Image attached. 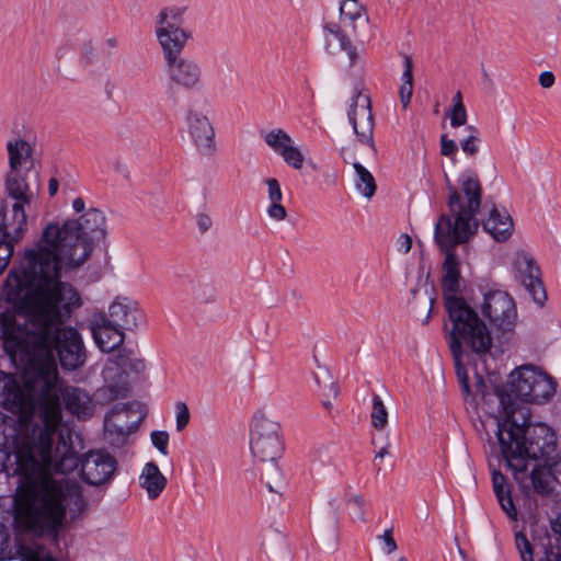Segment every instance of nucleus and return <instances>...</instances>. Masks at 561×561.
Instances as JSON below:
<instances>
[{"mask_svg":"<svg viewBox=\"0 0 561 561\" xmlns=\"http://www.w3.org/2000/svg\"><path fill=\"white\" fill-rule=\"evenodd\" d=\"M340 13L342 16L348 19L352 22L360 19L365 14V8L358 0H352L350 2H342L340 5Z\"/></svg>","mask_w":561,"mask_h":561,"instance_id":"40","label":"nucleus"},{"mask_svg":"<svg viewBox=\"0 0 561 561\" xmlns=\"http://www.w3.org/2000/svg\"><path fill=\"white\" fill-rule=\"evenodd\" d=\"M175 413H176V431L181 432L183 431L191 419L188 408L186 403L184 402H178L175 405Z\"/></svg>","mask_w":561,"mask_h":561,"instance_id":"47","label":"nucleus"},{"mask_svg":"<svg viewBox=\"0 0 561 561\" xmlns=\"http://www.w3.org/2000/svg\"><path fill=\"white\" fill-rule=\"evenodd\" d=\"M501 405L502 412L495 417L496 438L503 459L518 480L529 460L548 463L554 459L557 437L548 425L530 423L529 409L512 402L507 396L502 397Z\"/></svg>","mask_w":561,"mask_h":561,"instance_id":"6","label":"nucleus"},{"mask_svg":"<svg viewBox=\"0 0 561 561\" xmlns=\"http://www.w3.org/2000/svg\"><path fill=\"white\" fill-rule=\"evenodd\" d=\"M284 161L296 170H300L304 165L305 158L300 150L291 144L280 153Z\"/></svg>","mask_w":561,"mask_h":561,"instance_id":"42","label":"nucleus"},{"mask_svg":"<svg viewBox=\"0 0 561 561\" xmlns=\"http://www.w3.org/2000/svg\"><path fill=\"white\" fill-rule=\"evenodd\" d=\"M347 503L356 506L358 508L357 517L360 520H365V514H364V510H363L364 503H365L364 497L359 494H356V495L351 496L347 500Z\"/></svg>","mask_w":561,"mask_h":561,"instance_id":"55","label":"nucleus"},{"mask_svg":"<svg viewBox=\"0 0 561 561\" xmlns=\"http://www.w3.org/2000/svg\"><path fill=\"white\" fill-rule=\"evenodd\" d=\"M371 425L377 431H382L387 426L388 423V411L378 394L373 396V407H371Z\"/></svg>","mask_w":561,"mask_h":561,"instance_id":"37","label":"nucleus"},{"mask_svg":"<svg viewBox=\"0 0 561 561\" xmlns=\"http://www.w3.org/2000/svg\"><path fill=\"white\" fill-rule=\"evenodd\" d=\"M461 192L465 195L463 201L458 188L448 184L449 217L451 218V229L456 231L459 239H470L478 229L476 215L479 213L482 199V186L478 175L468 171L461 174L459 179Z\"/></svg>","mask_w":561,"mask_h":561,"instance_id":"8","label":"nucleus"},{"mask_svg":"<svg viewBox=\"0 0 561 561\" xmlns=\"http://www.w3.org/2000/svg\"><path fill=\"white\" fill-rule=\"evenodd\" d=\"M150 436L153 446L162 455H168L169 434L164 431H153Z\"/></svg>","mask_w":561,"mask_h":561,"instance_id":"48","label":"nucleus"},{"mask_svg":"<svg viewBox=\"0 0 561 561\" xmlns=\"http://www.w3.org/2000/svg\"><path fill=\"white\" fill-rule=\"evenodd\" d=\"M449 117H450V125L454 128L466 125L467 111H466L463 103L454 104V106L450 111Z\"/></svg>","mask_w":561,"mask_h":561,"instance_id":"45","label":"nucleus"},{"mask_svg":"<svg viewBox=\"0 0 561 561\" xmlns=\"http://www.w3.org/2000/svg\"><path fill=\"white\" fill-rule=\"evenodd\" d=\"M371 445H374L376 447L378 445H380L379 449L376 451L374 460H373L375 465H377V461L383 459L386 456H391L390 449L392 447V444H391L388 435H386L380 443L378 442L377 437H373Z\"/></svg>","mask_w":561,"mask_h":561,"instance_id":"46","label":"nucleus"},{"mask_svg":"<svg viewBox=\"0 0 561 561\" xmlns=\"http://www.w3.org/2000/svg\"><path fill=\"white\" fill-rule=\"evenodd\" d=\"M330 391L332 392V397L336 398V396L339 393V389L333 382L330 383Z\"/></svg>","mask_w":561,"mask_h":561,"instance_id":"62","label":"nucleus"},{"mask_svg":"<svg viewBox=\"0 0 561 561\" xmlns=\"http://www.w3.org/2000/svg\"><path fill=\"white\" fill-rule=\"evenodd\" d=\"M186 7L163 8L156 18V36L161 46L163 59L181 56L192 32L185 28Z\"/></svg>","mask_w":561,"mask_h":561,"instance_id":"13","label":"nucleus"},{"mask_svg":"<svg viewBox=\"0 0 561 561\" xmlns=\"http://www.w3.org/2000/svg\"><path fill=\"white\" fill-rule=\"evenodd\" d=\"M454 104H459V103H462V96H461V93L460 92H457L454 96Z\"/></svg>","mask_w":561,"mask_h":561,"instance_id":"63","label":"nucleus"},{"mask_svg":"<svg viewBox=\"0 0 561 561\" xmlns=\"http://www.w3.org/2000/svg\"><path fill=\"white\" fill-rule=\"evenodd\" d=\"M462 354L460 353L457 357H454L456 375L458 377V381L460 383L462 392L468 396L470 393V385L469 377L466 370V367L461 363Z\"/></svg>","mask_w":561,"mask_h":561,"instance_id":"44","label":"nucleus"},{"mask_svg":"<svg viewBox=\"0 0 561 561\" xmlns=\"http://www.w3.org/2000/svg\"><path fill=\"white\" fill-rule=\"evenodd\" d=\"M496 499L506 516L512 520H517L518 512L514 504L511 491L496 496Z\"/></svg>","mask_w":561,"mask_h":561,"instance_id":"43","label":"nucleus"},{"mask_svg":"<svg viewBox=\"0 0 561 561\" xmlns=\"http://www.w3.org/2000/svg\"><path fill=\"white\" fill-rule=\"evenodd\" d=\"M398 250L403 253H408L412 247V239L409 234L403 233L399 237L398 241Z\"/></svg>","mask_w":561,"mask_h":561,"instance_id":"59","label":"nucleus"},{"mask_svg":"<svg viewBox=\"0 0 561 561\" xmlns=\"http://www.w3.org/2000/svg\"><path fill=\"white\" fill-rule=\"evenodd\" d=\"M492 484L495 496L511 491L508 488H506L505 476L497 470L492 471Z\"/></svg>","mask_w":561,"mask_h":561,"instance_id":"49","label":"nucleus"},{"mask_svg":"<svg viewBox=\"0 0 561 561\" xmlns=\"http://www.w3.org/2000/svg\"><path fill=\"white\" fill-rule=\"evenodd\" d=\"M383 541V551L387 554L394 552L398 549L397 542L392 535V529H386L382 535L378 537Z\"/></svg>","mask_w":561,"mask_h":561,"instance_id":"51","label":"nucleus"},{"mask_svg":"<svg viewBox=\"0 0 561 561\" xmlns=\"http://www.w3.org/2000/svg\"><path fill=\"white\" fill-rule=\"evenodd\" d=\"M20 558L21 561H57L51 554L45 553L39 547H30L18 543L15 550L10 548V536L4 530V526L0 524V561Z\"/></svg>","mask_w":561,"mask_h":561,"instance_id":"26","label":"nucleus"},{"mask_svg":"<svg viewBox=\"0 0 561 561\" xmlns=\"http://www.w3.org/2000/svg\"><path fill=\"white\" fill-rule=\"evenodd\" d=\"M508 391L500 392V400L507 396L518 404L513 397L528 403L540 404L556 393V382L552 377L534 366L525 365L513 370L508 376Z\"/></svg>","mask_w":561,"mask_h":561,"instance_id":"11","label":"nucleus"},{"mask_svg":"<svg viewBox=\"0 0 561 561\" xmlns=\"http://www.w3.org/2000/svg\"><path fill=\"white\" fill-rule=\"evenodd\" d=\"M56 293L39 339L36 357L33 359L51 383L53 389H57L58 381L56 354L61 367L66 370H76L82 367L87 360V351L81 334L73 327L67 325L73 309L81 306L80 295L72 285L61 280L57 284Z\"/></svg>","mask_w":561,"mask_h":561,"instance_id":"4","label":"nucleus"},{"mask_svg":"<svg viewBox=\"0 0 561 561\" xmlns=\"http://www.w3.org/2000/svg\"><path fill=\"white\" fill-rule=\"evenodd\" d=\"M556 463L549 461L545 466H535L530 472V482L534 491L541 496L550 495L554 488L553 468Z\"/></svg>","mask_w":561,"mask_h":561,"instance_id":"30","label":"nucleus"},{"mask_svg":"<svg viewBox=\"0 0 561 561\" xmlns=\"http://www.w3.org/2000/svg\"><path fill=\"white\" fill-rule=\"evenodd\" d=\"M117 460L105 450L89 451L81 461L80 476L89 485H102L114 477Z\"/></svg>","mask_w":561,"mask_h":561,"instance_id":"21","label":"nucleus"},{"mask_svg":"<svg viewBox=\"0 0 561 561\" xmlns=\"http://www.w3.org/2000/svg\"><path fill=\"white\" fill-rule=\"evenodd\" d=\"M127 411L128 404L115 405L104 417V436L113 447L124 446L128 436L138 430V422L123 424L117 422L119 414Z\"/></svg>","mask_w":561,"mask_h":561,"instance_id":"25","label":"nucleus"},{"mask_svg":"<svg viewBox=\"0 0 561 561\" xmlns=\"http://www.w3.org/2000/svg\"><path fill=\"white\" fill-rule=\"evenodd\" d=\"M9 156V171L4 179V188L14 194L21 191H39V175L32 172L33 148L24 139L18 138L7 144Z\"/></svg>","mask_w":561,"mask_h":561,"instance_id":"12","label":"nucleus"},{"mask_svg":"<svg viewBox=\"0 0 561 561\" xmlns=\"http://www.w3.org/2000/svg\"><path fill=\"white\" fill-rule=\"evenodd\" d=\"M25 422L0 412V445L13 450V473L23 480L14 501L15 519L34 535L57 540L67 514L75 520L85 512L88 504L76 481L51 477L36 480L42 468L50 470L43 465L38 436L30 438L25 435Z\"/></svg>","mask_w":561,"mask_h":561,"instance_id":"1","label":"nucleus"},{"mask_svg":"<svg viewBox=\"0 0 561 561\" xmlns=\"http://www.w3.org/2000/svg\"><path fill=\"white\" fill-rule=\"evenodd\" d=\"M124 330L111 323L105 314L95 317L91 322L93 339L104 353H110L124 343Z\"/></svg>","mask_w":561,"mask_h":561,"instance_id":"24","label":"nucleus"},{"mask_svg":"<svg viewBox=\"0 0 561 561\" xmlns=\"http://www.w3.org/2000/svg\"><path fill=\"white\" fill-rule=\"evenodd\" d=\"M13 252H14V245H12L11 243H7L5 241L0 242V257L7 256V259H4L5 267L8 266L10 259L13 255ZM0 261H2V259H0Z\"/></svg>","mask_w":561,"mask_h":561,"instance_id":"58","label":"nucleus"},{"mask_svg":"<svg viewBox=\"0 0 561 561\" xmlns=\"http://www.w3.org/2000/svg\"><path fill=\"white\" fill-rule=\"evenodd\" d=\"M515 546L519 552L522 561H534L533 546L523 531H517L515 534Z\"/></svg>","mask_w":561,"mask_h":561,"instance_id":"41","label":"nucleus"},{"mask_svg":"<svg viewBox=\"0 0 561 561\" xmlns=\"http://www.w3.org/2000/svg\"><path fill=\"white\" fill-rule=\"evenodd\" d=\"M105 234L106 218L102 210L92 207L61 227L49 224L37 248L26 250L25 255L32 253L37 267L43 266L51 277L60 279L61 267L82 265L92 253L94 242L103 240Z\"/></svg>","mask_w":561,"mask_h":561,"instance_id":"5","label":"nucleus"},{"mask_svg":"<svg viewBox=\"0 0 561 561\" xmlns=\"http://www.w3.org/2000/svg\"><path fill=\"white\" fill-rule=\"evenodd\" d=\"M458 234L451 229V218L447 214L440 215L435 225L434 240L439 250L445 253L442 277L444 304L448 298H460L458 296L461 279L460 261L455 253V248L468 242L469 239H459Z\"/></svg>","mask_w":561,"mask_h":561,"instance_id":"10","label":"nucleus"},{"mask_svg":"<svg viewBox=\"0 0 561 561\" xmlns=\"http://www.w3.org/2000/svg\"><path fill=\"white\" fill-rule=\"evenodd\" d=\"M340 154L345 162L351 160L353 161V168L356 172V188L364 197L371 198L377 190L373 174L364 165L356 161L355 154L348 148L343 147Z\"/></svg>","mask_w":561,"mask_h":561,"instance_id":"28","label":"nucleus"},{"mask_svg":"<svg viewBox=\"0 0 561 561\" xmlns=\"http://www.w3.org/2000/svg\"><path fill=\"white\" fill-rule=\"evenodd\" d=\"M13 455V450L9 448H1L0 449V472L5 471L8 474L13 473L10 472L9 467L7 465V460L10 459V456Z\"/></svg>","mask_w":561,"mask_h":561,"instance_id":"56","label":"nucleus"},{"mask_svg":"<svg viewBox=\"0 0 561 561\" xmlns=\"http://www.w3.org/2000/svg\"><path fill=\"white\" fill-rule=\"evenodd\" d=\"M413 94V84H401L399 95L403 108L410 104Z\"/></svg>","mask_w":561,"mask_h":561,"instance_id":"53","label":"nucleus"},{"mask_svg":"<svg viewBox=\"0 0 561 561\" xmlns=\"http://www.w3.org/2000/svg\"><path fill=\"white\" fill-rule=\"evenodd\" d=\"M59 399H62L65 409L79 420L90 419L95 411L93 397L84 389L76 386H66L57 391Z\"/></svg>","mask_w":561,"mask_h":561,"instance_id":"22","label":"nucleus"},{"mask_svg":"<svg viewBox=\"0 0 561 561\" xmlns=\"http://www.w3.org/2000/svg\"><path fill=\"white\" fill-rule=\"evenodd\" d=\"M450 327L448 344L453 357L463 353V345L478 355H484L492 347V336L485 323L465 298H448L444 304Z\"/></svg>","mask_w":561,"mask_h":561,"instance_id":"7","label":"nucleus"},{"mask_svg":"<svg viewBox=\"0 0 561 561\" xmlns=\"http://www.w3.org/2000/svg\"><path fill=\"white\" fill-rule=\"evenodd\" d=\"M270 205L266 208L267 216L274 221H283L287 217V210L282 204L283 193L279 182L270 178L265 180Z\"/></svg>","mask_w":561,"mask_h":561,"instance_id":"31","label":"nucleus"},{"mask_svg":"<svg viewBox=\"0 0 561 561\" xmlns=\"http://www.w3.org/2000/svg\"><path fill=\"white\" fill-rule=\"evenodd\" d=\"M34 255H24L2 285L7 302L13 306L0 312V341L3 351L16 364L32 362L56 297L57 284L43 266L35 265Z\"/></svg>","mask_w":561,"mask_h":561,"instance_id":"3","label":"nucleus"},{"mask_svg":"<svg viewBox=\"0 0 561 561\" xmlns=\"http://www.w3.org/2000/svg\"><path fill=\"white\" fill-rule=\"evenodd\" d=\"M483 228L495 241L504 242L512 236L514 222L506 211L501 213L496 207H493L483 222Z\"/></svg>","mask_w":561,"mask_h":561,"instance_id":"27","label":"nucleus"},{"mask_svg":"<svg viewBox=\"0 0 561 561\" xmlns=\"http://www.w3.org/2000/svg\"><path fill=\"white\" fill-rule=\"evenodd\" d=\"M23 364L21 375L0 370V407L25 423L37 412L43 423V428H38L43 465L56 473L72 472L80 461L70 432L61 425L62 409L57 389H53L33 360Z\"/></svg>","mask_w":561,"mask_h":561,"instance_id":"2","label":"nucleus"},{"mask_svg":"<svg viewBox=\"0 0 561 561\" xmlns=\"http://www.w3.org/2000/svg\"><path fill=\"white\" fill-rule=\"evenodd\" d=\"M458 151V146L455 140L449 139L447 135L440 137V153L446 157H451Z\"/></svg>","mask_w":561,"mask_h":561,"instance_id":"50","label":"nucleus"},{"mask_svg":"<svg viewBox=\"0 0 561 561\" xmlns=\"http://www.w3.org/2000/svg\"><path fill=\"white\" fill-rule=\"evenodd\" d=\"M111 323L125 330H134L144 320L139 304L128 297H117L108 308L106 316Z\"/></svg>","mask_w":561,"mask_h":561,"instance_id":"23","label":"nucleus"},{"mask_svg":"<svg viewBox=\"0 0 561 561\" xmlns=\"http://www.w3.org/2000/svg\"><path fill=\"white\" fill-rule=\"evenodd\" d=\"M280 425L264 415L255 416L251 426L250 449L261 462L276 461L283 454Z\"/></svg>","mask_w":561,"mask_h":561,"instance_id":"15","label":"nucleus"},{"mask_svg":"<svg viewBox=\"0 0 561 561\" xmlns=\"http://www.w3.org/2000/svg\"><path fill=\"white\" fill-rule=\"evenodd\" d=\"M187 133L198 153L211 158L217 152L215 129L209 118L201 111L190 108L185 115Z\"/></svg>","mask_w":561,"mask_h":561,"instance_id":"20","label":"nucleus"},{"mask_svg":"<svg viewBox=\"0 0 561 561\" xmlns=\"http://www.w3.org/2000/svg\"><path fill=\"white\" fill-rule=\"evenodd\" d=\"M72 208L76 213H82L85 208V203L81 197H77L72 202Z\"/></svg>","mask_w":561,"mask_h":561,"instance_id":"60","label":"nucleus"},{"mask_svg":"<svg viewBox=\"0 0 561 561\" xmlns=\"http://www.w3.org/2000/svg\"><path fill=\"white\" fill-rule=\"evenodd\" d=\"M261 477L270 492H280L283 486V474L276 465V461L267 462L266 468L262 470Z\"/></svg>","mask_w":561,"mask_h":561,"instance_id":"36","label":"nucleus"},{"mask_svg":"<svg viewBox=\"0 0 561 561\" xmlns=\"http://www.w3.org/2000/svg\"><path fill=\"white\" fill-rule=\"evenodd\" d=\"M323 28L325 33L333 35L339 41L341 49L348 55L351 66H353L358 58V54L351 39L335 23H327Z\"/></svg>","mask_w":561,"mask_h":561,"instance_id":"35","label":"nucleus"},{"mask_svg":"<svg viewBox=\"0 0 561 561\" xmlns=\"http://www.w3.org/2000/svg\"><path fill=\"white\" fill-rule=\"evenodd\" d=\"M466 130L469 133V135L460 141V147L467 156L473 157L479 152V145L481 141L480 131L473 125L467 126Z\"/></svg>","mask_w":561,"mask_h":561,"instance_id":"39","label":"nucleus"},{"mask_svg":"<svg viewBox=\"0 0 561 561\" xmlns=\"http://www.w3.org/2000/svg\"><path fill=\"white\" fill-rule=\"evenodd\" d=\"M146 370L144 359L133 356L130 351L119 350L108 358L102 370L104 385L96 389L94 397L105 405L130 394V382Z\"/></svg>","mask_w":561,"mask_h":561,"instance_id":"9","label":"nucleus"},{"mask_svg":"<svg viewBox=\"0 0 561 561\" xmlns=\"http://www.w3.org/2000/svg\"><path fill=\"white\" fill-rule=\"evenodd\" d=\"M261 137L264 142L280 156L283 150L294 144L291 137L284 129H272L268 131H261Z\"/></svg>","mask_w":561,"mask_h":561,"instance_id":"34","label":"nucleus"},{"mask_svg":"<svg viewBox=\"0 0 561 561\" xmlns=\"http://www.w3.org/2000/svg\"><path fill=\"white\" fill-rule=\"evenodd\" d=\"M481 311L502 334L514 331L517 323V310L515 301L508 293L503 290L486 293Z\"/></svg>","mask_w":561,"mask_h":561,"instance_id":"16","label":"nucleus"},{"mask_svg":"<svg viewBox=\"0 0 561 561\" xmlns=\"http://www.w3.org/2000/svg\"><path fill=\"white\" fill-rule=\"evenodd\" d=\"M553 535L546 534L540 539L543 556L539 561H561V523L554 520L551 524Z\"/></svg>","mask_w":561,"mask_h":561,"instance_id":"32","label":"nucleus"},{"mask_svg":"<svg viewBox=\"0 0 561 561\" xmlns=\"http://www.w3.org/2000/svg\"><path fill=\"white\" fill-rule=\"evenodd\" d=\"M7 197L12 199V204L2 199L0 202V242H7L14 245L19 242L27 229L26 208L31 206L37 191H21L12 194L10 188H4Z\"/></svg>","mask_w":561,"mask_h":561,"instance_id":"14","label":"nucleus"},{"mask_svg":"<svg viewBox=\"0 0 561 561\" xmlns=\"http://www.w3.org/2000/svg\"><path fill=\"white\" fill-rule=\"evenodd\" d=\"M175 278L180 286L191 290V293L195 299L204 300L206 302L214 300L213 297H208V298L202 297V295L199 294V290L203 289V285L193 274H190V273L175 274Z\"/></svg>","mask_w":561,"mask_h":561,"instance_id":"38","label":"nucleus"},{"mask_svg":"<svg viewBox=\"0 0 561 561\" xmlns=\"http://www.w3.org/2000/svg\"><path fill=\"white\" fill-rule=\"evenodd\" d=\"M196 224H197L199 231L202 233H205L210 229V227L213 225V220L209 215L201 213L196 216Z\"/></svg>","mask_w":561,"mask_h":561,"instance_id":"54","label":"nucleus"},{"mask_svg":"<svg viewBox=\"0 0 561 561\" xmlns=\"http://www.w3.org/2000/svg\"><path fill=\"white\" fill-rule=\"evenodd\" d=\"M556 77L551 71H543L539 75V84L543 89H549L554 84Z\"/></svg>","mask_w":561,"mask_h":561,"instance_id":"57","label":"nucleus"},{"mask_svg":"<svg viewBox=\"0 0 561 561\" xmlns=\"http://www.w3.org/2000/svg\"><path fill=\"white\" fill-rule=\"evenodd\" d=\"M348 121L353 127L357 140L369 148V153L373 158L377 154V149L374 142V116L370 107V99L368 95H363L356 92L353 102L347 112Z\"/></svg>","mask_w":561,"mask_h":561,"instance_id":"18","label":"nucleus"},{"mask_svg":"<svg viewBox=\"0 0 561 561\" xmlns=\"http://www.w3.org/2000/svg\"><path fill=\"white\" fill-rule=\"evenodd\" d=\"M167 478L154 462H147L139 477L140 486L147 491L150 500L157 499L167 486Z\"/></svg>","mask_w":561,"mask_h":561,"instance_id":"29","label":"nucleus"},{"mask_svg":"<svg viewBox=\"0 0 561 561\" xmlns=\"http://www.w3.org/2000/svg\"><path fill=\"white\" fill-rule=\"evenodd\" d=\"M164 61L171 84L185 91L198 90L203 87L202 67L194 58L181 55Z\"/></svg>","mask_w":561,"mask_h":561,"instance_id":"19","label":"nucleus"},{"mask_svg":"<svg viewBox=\"0 0 561 561\" xmlns=\"http://www.w3.org/2000/svg\"><path fill=\"white\" fill-rule=\"evenodd\" d=\"M2 261H0V275L3 273V271L5 270V262H4V259H7V256H2L1 257Z\"/></svg>","mask_w":561,"mask_h":561,"instance_id":"64","label":"nucleus"},{"mask_svg":"<svg viewBox=\"0 0 561 561\" xmlns=\"http://www.w3.org/2000/svg\"><path fill=\"white\" fill-rule=\"evenodd\" d=\"M515 279L526 289L534 302L542 307L547 300V293L541 280V271L531 254L525 250L515 252L513 259Z\"/></svg>","mask_w":561,"mask_h":561,"instance_id":"17","label":"nucleus"},{"mask_svg":"<svg viewBox=\"0 0 561 561\" xmlns=\"http://www.w3.org/2000/svg\"><path fill=\"white\" fill-rule=\"evenodd\" d=\"M401 79L402 84H413V62L410 56H404V70Z\"/></svg>","mask_w":561,"mask_h":561,"instance_id":"52","label":"nucleus"},{"mask_svg":"<svg viewBox=\"0 0 561 561\" xmlns=\"http://www.w3.org/2000/svg\"><path fill=\"white\" fill-rule=\"evenodd\" d=\"M59 183L55 178H51L48 183V193L50 196H55L58 192Z\"/></svg>","mask_w":561,"mask_h":561,"instance_id":"61","label":"nucleus"},{"mask_svg":"<svg viewBox=\"0 0 561 561\" xmlns=\"http://www.w3.org/2000/svg\"><path fill=\"white\" fill-rule=\"evenodd\" d=\"M311 471L319 477L330 474L335 468L334 460L325 446L312 448L308 455Z\"/></svg>","mask_w":561,"mask_h":561,"instance_id":"33","label":"nucleus"}]
</instances>
